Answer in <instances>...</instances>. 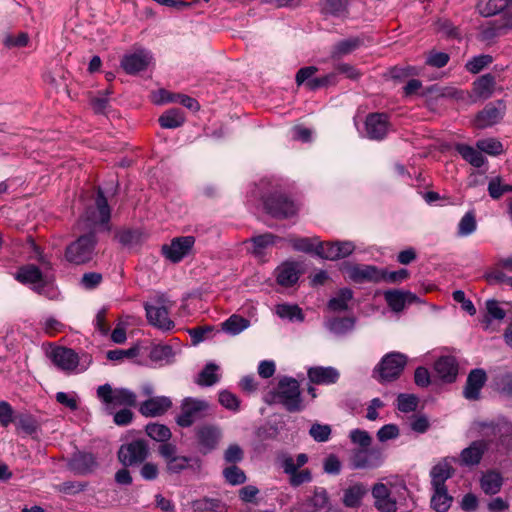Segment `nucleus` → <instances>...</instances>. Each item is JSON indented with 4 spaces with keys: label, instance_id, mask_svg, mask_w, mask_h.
<instances>
[{
    "label": "nucleus",
    "instance_id": "a19ab883",
    "mask_svg": "<svg viewBox=\"0 0 512 512\" xmlns=\"http://www.w3.org/2000/svg\"><path fill=\"white\" fill-rule=\"evenodd\" d=\"M16 279L24 284H36L42 281L43 276L37 266L29 264L19 268L16 274Z\"/></svg>",
    "mask_w": 512,
    "mask_h": 512
},
{
    "label": "nucleus",
    "instance_id": "412c9836",
    "mask_svg": "<svg viewBox=\"0 0 512 512\" xmlns=\"http://www.w3.org/2000/svg\"><path fill=\"white\" fill-rule=\"evenodd\" d=\"M508 423L504 419L497 421H475L472 429L481 437L492 440L497 436H503L508 431Z\"/></svg>",
    "mask_w": 512,
    "mask_h": 512
},
{
    "label": "nucleus",
    "instance_id": "58836bf2",
    "mask_svg": "<svg viewBox=\"0 0 512 512\" xmlns=\"http://www.w3.org/2000/svg\"><path fill=\"white\" fill-rule=\"evenodd\" d=\"M434 493L431 498V507L436 512H446L452 503L453 498L448 494L447 487L439 489L433 487Z\"/></svg>",
    "mask_w": 512,
    "mask_h": 512
},
{
    "label": "nucleus",
    "instance_id": "a211bd4d",
    "mask_svg": "<svg viewBox=\"0 0 512 512\" xmlns=\"http://www.w3.org/2000/svg\"><path fill=\"white\" fill-rule=\"evenodd\" d=\"M486 381L487 375L483 369L476 368L471 370L463 389L464 397L468 400H478L480 398V391Z\"/></svg>",
    "mask_w": 512,
    "mask_h": 512
},
{
    "label": "nucleus",
    "instance_id": "ea45409f",
    "mask_svg": "<svg viewBox=\"0 0 512 512\" xmlns=\"http://www.w3.org/2000/svg\"><path fill=\"white\" fill-rule=\"evenodd\" d=\"M219 367L215 363H208L198 374L196 383L202 387L213 386L220 380V375L217 373Z\"/></svg>",
    "mask_w": 512,
    "mask_h": 512
},
{
    "label": "nucleus",
    "instance_id": "423d86ee",
    "mask_svg": "<svg viewBox=\"0 0 512 512\" xmlns=\"http://www.w3.org/2000/svg\"><path fill=\"white\" fill-rule=\"evenodd\" d=\"M408 358L400 352L385 354L373 370V377L380 383L397 380L407 365Z\"/></svg>",
    "mask_w": 512,
    "mask_h": 512
},
{
    "label": "nucleus",
    "instance_id": "603ef678",
    "mask_svg": "<svg viewBox=\"0 0 512 512\" xmlns=\"http://www.w3.org/2000/svg\"><path fill=\"white\" fill-rule=\"evenodd\" d=\"M419 399L414 394L400 393L397 396V409L403 413L414 412L418 407Z\"/></svg>",
    "mask_w": 512,
    "mask_h": 512
},
{
    "label": "nucleus",
    "instance_id": "9b49d317",
    "mask_svg": "<svg viewBox=\"0 0 512 512\" xmlns=\"http://www.w3.org/2000/svg\"><path fill=\"white\" fill-rule=\"evenodd\" d=\"M195 244L193 236H181L172 239L170 244L162 246L161 251L166 259L172 263L180 262L192 250Z\"/></svg>",
    "mask_w": 512,
    "mask_h": 512
},
{
    "label": "nucleus",
    "instance_id": "1a4fd4ad",
    "mask_svg": "<svg viewBox=\"0 0 512 512\" xmlns=\"http://www.w3.org/2000/svg\"><path fill=\"white\" fill-rule=\"evenodd\" d=\"M149 455V445L144 439H134L124 443L117 452L119 462L125 467L140 465Z\"/></svg>",
    "mask_w": 512,
    "mask_h": 512
},
{
    "label": "nucleus",
    "instance_id": "e2e57ef3",
    "mask_svg": "<svg viewBox=\"0 0 512 512\" xmlns=\"http://www.w3.org/2000/svg\"><path fill=\"white\" fill-rule=\"evenodd\" d=\"M336 250V242L319 243L315 248V253L317 256L327 260H337L339 259V254H337Z\"/></svg>",
    "mask_w": 512,
    "mask_h": 512
},
{
    "label": "nucleus",
    "instance_id": "7ed1b4c3",
    "mask_svg": "<svg viewBox=\"0 0 512 512\" xmlns=\"http://www.w3.org/2000/svg\"><path fill=\"white\" fill-rule=\"evenodd\" d=\"M52 363L65 373L75 372L79 366V372L85 371L92 362V358L88 354L80 357L73 349L64 346L53 347L47 354Z\"/></svg>",
    "mask_w": 512,
    "mask_h": 512
},
{
    "label": "nucleus",
    "instance_id": "4be33fe9",
    "mask_svg": "<svg viewBox=\"0 0 512 512\" xmlns=\"http://www.w3.org/2000/svg\"><path fill=\"white\" fill-rule=\"evenodd\" d=\"M144 308L147 320L152 326L164 331L171 330L174 327V322L169 318V310L149 303H145Z\"/></svg>",
    "mask_w": 512,
    "mask_h": 512
},
{
    "label": "nucleus",
    "instance_id": "39448f33",
    "mask_svg": "<svg viewBox=\"0 0 512 512\" xmlns=\"http://www.w3.org/2000/svg\"><path fill=\"white\" fill-rule=\"evenodd\" d=\"M96 395L110 414L116 407H135L137 404L135 392L123 387L113 388L108 383L98 386Z\"/></svg>",
    "mask_w": 512,
    "mask_h": 512
},
{
    "label": "nucleus",
    "instance_id": "e433bc0d",
    "mask_svg": "<svg viewBox=\"0 0 512 512\" xmlns=\"http://www.w3.org/2000/svg\"><path fill=\"white\" fill-rule=\"evenodd\" d=\"M503 479L498 472L488 471L481 477V489L489 495L498 493L501 489Z\"/></svg>",
    "mask_w": 512,
    "mask_h": 512
},
{
    "label": "nucleus",
    "instance_id": "0e129e2a",
    "mask_svg": "<svg viewBox=\"0 0 512 512\" xmlns=\"http://www.w3.org/2000/svg\"><path fill=\"white\" fill-rule=\"evenodd\" d=\"M244 458V451L238 444H230L224 451V460L226 463L235 465Z\"/></svg>",
    "mask_w": 512,
    "mask_h": 512
},
{
    "label": "nucleus",
    "instance_id": "680f3d73",
    "mask_svg": "<svg viewBox=\"0 0 512 512\" xmlns=\"http://www.w3.org/2000/svg\"><path fill=\"white\" fill-rule=\"evenodd\" d=\"M318 72V68L316 66H306L300 68L295 75V82L297 86L305 85L308 89V83L315 78V74Z\"/></svg>",
    "mask_w": 512,
    "mask_h": 512
},
{
    "label": "nucleus",
    "instance_id": "a878e982",
    "mask_svg": "<svg viewBox=\"0 0 512 512\" xmlns=\"http://www.w3.org/2000/svg\"><path fill=\"white\" fill-rule=\"evenodd\" d=\"M454 468L448 458H444L431 469V485L442 489L446 487L445 482L454 475Z\"/></svg>",
    "mask_w": 512,
    "mask_h": 512
},
{
    "label": "nucleus",
    "instance_id": "338daca9",
    "mask_svg": "<svg viewBox=\"0 0 512 512\" xmlns=\"http://www.w3.org/2000/svg\"><path fill=\"white\" fill-rule=\"evenodd\" d=\"M219 402L223 407L233 411H237L240 404L238 397L227 390L219 393Z\"/></svg>",
    "mask_w": 512,
    "mask_h": 512
},
{
    "label": "nucleus",
    "instance_id": "6e6552de",
    "mask_svg": "<svg viewBox=\"0 0 512 512\" xmlns=\"http://www.w3.org/2000/svg\"><path fill=\"white\" fill-rule=\"evenodd\" d=\"M209 409L210 405L207 401L186 397L181 402L176 423L182 428H188L195 422L204 419L208 415Z\"/></svg>",
    "mask_w": 512,
    "mask_h": 512
},
{
    "label": "nucleus",
    "instance_id": "bf43d9fd",
    "mask_svg": "<svg viewBox=\"0 0 512 512\" xmlns=\"http://www.w3.org/2000/svg\"><path fill=\"white\" fill-rule=\"evenodd\" d=\"M331 427L327 424H320V423H314L310 427L309 435L316 441V442H326L329 440L331 436Z\"/></svg>",
    "mask_w": 512,
    "mask_h": 512
},
{
    "label": "nucleus",
    "instance_id": "09e8293b",
    "mask_svg": "<svg viewBox=\"0 0 512 512\" xmlns=\"http://www.w3.org/2000/svg\"><path fill=\"white\" fill-rule=\"evenodd\" d=\"M502 35H504L503 28H501L499 21L495 20L480 30L479 39L482 42L492 43L497 37Z\"/></svg>",
    "mask_w": 512,
    "mask_h": 512
},
{
    "label": "nucleus",
    "instance_id": "052dcab7",
    "mask_svg": "<svg viewBox=\"0 0 512 512\" xmlns=\"http://www.w3.org/2000/svg\"><path fill=\"white\" fill-rule=\"evenodd\" d=\"M347 9L346 0H324L322 4V11L326 14L339 16Z\"/></svg>",
    "mask_w": 512,
    "mask_h": 512
},
{
    "label": "nucleus",
    "instance_id": "4c0bfd02",
    "mask_svg": "<svg viewBox=\"0 0 512 512\" xmlns=\"http://www.w3.org/2000/svg\"><path fill=\"white\" fill-rule=\"evenodd\" d=\"M250 321L240 315L233 314L221 324V330L230 335H237L248 328Z\"/></svg>",
    "mask_w": 512,
    "mask_h": 512
},
{
    "label": "nucleus",
    "instance_id": "4468645a",
    "mask_svg": "<svg viewBox=\"0 0 512 512\" xmlns=\"http://www.w3.org/2000/svg\"><path fill=\"white\" fill-rule=\"evenodd\" d=\"M99 463L94 454L85 451H76L68 462V468L75 474L88 475L96 471Z\"/></svg>",
    "mask_w": 512,
    "mask_h": 512
},
{
    "label": "nucleus",
    "instance_id": "c756f323",
    "mask_svg": "<svg viewBox=\"0 0 512 512\" xmlns=\"http://www.w3.org/2000/svg\"><path fill=\"white\" fill-rule=\"evenodd\" d=\"M95 207L98 212V216L93 215L91 221L93 224L107 225L111 218V209L108 204L107 198L101 188H98L95 197Z\"/></svg>",
    "mask_w": 512,
    "mask_h": 512
},
{
    "label": "nucleus",
    "instance_id": "de8ad7c7",
    "mask_svg": "<svg viewBox=\"0 0 512 512\" xmlns=\"http://www.w3.org/2000/svg\"><path fill=\"white\" fill-rule=\"evenodd\" d=\"M222 474L225 481L233 486L241 485L247 480L245 472L236 465L226 467L223 469Z\"/></svg>",
    "mask_w": 512,
    "mask_h": 512
},
{
    "label": "nucleus",
    "instance_id": "2f4dec72",
    "mask_svg": "<svg viewBox=\"0 0 512 512\" xmlns=\"http://www.w3.org/2000/svg\"><path fill=\"white\" fill-rule=\"evenodd\" d=\"M455 150L465 161L476 168H480L485 163V157L482 155V151L478 148L475 149L467 144H457L455 146Z\"/></svg>",
    "mask_w": 512,
    "mask_h": 512
},
{
    "label": "nucleus",
    "instance_id": "f8f14e48",
    "mask_svg": "<svg viewBox=\"0 0 512 512\" xmlns=\"http://www.w3.org/2000/svg\"><path fill=\"white\" fill-rule=\"evenodd\" d=\"M505 110L506 106L502 100H499L496 103H489L477 113L473 124L478 129H485L493 126L503 118Z\"/></svg>",
    "mask_w": 512,
    "mask_h": 512
},
{
    "label": "nucleus",
    "instance_id": "79ce46f5",
    "mask_svg": "<svg viewBox=\"0 0 512 512\" xmlns=\"http://www.w3.org/2000/svg\"><path fill=\"white\" fill-rule=\"evenodd\" d=\"M353 298V291L350 288H342L338 291L337 295L331 298L328 302V308L335 312L346 311L348 303Z\"/></svg>",
    "mask_w": 512,
    "mask_h": 512
},
{
    "label": "nucleus",
    "instance_id": "9d476101",
    "mask_svg": "<svg viewBox=\"0 0 512 512\" xmlns=\"http://www.w3.org/2000/svg\"><path fill=\"white\" fill-rule=\"evenodd\" d=\"M159 455L166 464V470L172 474H178L187 469L191 458L177 455V447L173 443L161 444L158 448Z\"/></svg>",
    "mask_w": 512,
    "mask_h": 512
},
{
    "label": "nucleus",
    "instance_id": "ddd939ff",
    "mask_svg": "<svg viewBox=\"0 0 512 512\" xmlns=\"http://www.w3.org/2000/svg\"><path fill=\"white\" fill-rule=\"evenodd\" d=\"M391 127L389 116L385 113H370L366 116L365 132L371 140H383Z\"/></svg>",
    "mask_w": 512,
    "mask_h": 512
},
{
    "label": "nucleus",
    "instance_id": "2eb2a0df",
    "mask_svg": "<svg viewBox=\"0 0 512 512\" xmlns=\"http://www.w3.org/2000/svg\"><path fill=\"white\" fill-rule=\"evenodd\" d=\"M200 451L204 454L213 451L221 438V430L210 424L198 426L195 430Z\"/></svg>",
    "mask_w": 512,
    "mask_h": 512
},
{
    "label": "nucleus",
    "instance_id": "6ab92c4d",
    "mask_svg": "<svg viewBox=\"0 0 512 512\" xmlns=\"http://www.w3.org/2000/svg\"><path fill=\"white\" fill-rule=\"evenodd\" d=\"M383 295L388 307L395 313L402 312L407 304L418 300L415 294L404 290H387Z\"/></svg>",
    "mask_w": 512,
    "mask_h": 512
},
{
    "label": "nucleus",
    "instance_id": "72a5a7b5",
    "mask_svg": "<svg viewBox=\"0 0 512 512\" xmlns=\"http://www.w3.org/2000/svg\"><path fill=\"white\" fill-rule=\"evenodd\" d=\"M277 240H280V237L272 233H264L258 236H254L249 240L252 244L251 252L255 256L260 257L264 254L265 249L273 246Z\"/></svg>",
    "mask_w": 512,
    "mask_h": 512
},
{
    "label": "nucleus",
    "instance_id": "393cba45",
    "mask_svg": "<svg viewBox=\"0 0 512 512\" xmlns=\"http://www.w3.org/2000/svg\"><path fill=\"white\" fill-rule=\"evenodd\" d=\"M434 371L442 381L452 383L458 375V363L453 356H442L435 361Z\"/></svg>",
    "mask_w": 512,
    "mask_h": 512
},
{
    "label": "nucleus",
    "instance_id": "20e7f679",
    "mask_svg": "<svg viewBox=\"0 0 512 512\" xmlns=\"http://www.w3.org/2000/svg\"><path fill=\"white\" fill-rule=\"evenodd\" d=\"M263 206L267 214L278 220L296 217L300 209L295 200L278 190L263 197Z\"/></svg>",
    "mask_w": 512,
    "mask_h": 512
},
{
    "label": "nucleus",
    "instance_id": "0eeeda50",
    "mask_svg": "<svg viewBox=\"0 0 512 512\" xmlns=\"http://www.w3.org/2000/svg\"><path fill=\"white\" fill-rule=\"evenodd\" d=\"M97 239L94 233L81 235L65 249V258L75 265L86 264L92 260Z\"/></svg>",
    "mask_w": 512,
    "mask_h": 512
},
{
    "label": "nucleus",
    "instance_id": "69168bd1",
    "mask_svg": "<svg viewBox=\"0 0 512 512\" xmlns=\"http://www.w3.org/2000/svg\"><path fill=\"white\" fill-rule=\"evenodd\" d=\"M14 410L7 401H0V425L4 428L8 427L15 420Z\"/></svg>",
    "mask_w": 512,
    "mask_h": 512
},
{
    "label": "nucleus",
    "instance_id": "c85d7f7f",
    "mask_svg": "<svg viewBox=\"0 0 512 512\" xmlns=\"http://www.w3.org/2000/svg\"><path fill=\"white\" fill-rule=\"evenodd\" d=\"M300 271L295 262H286L277 268V282L281 286L291 287L299 279Z\"/></svg>",
    "mask_w": 512,
    "mask_h": 512
},
{
    "label": "nucleus",
    "instance_id": "bb28decb",
    "mask_svg": "<svg viewBox=\"0 0 512 512\" xmlns=\"http://www.w3.org/2000/svg\"><path fill=\"white\" fill-rule=\"evenodd\" d=\"M368 491L369 489L365 484L353 483L343 490L342 502L348 508H358Z\"/></svg>",
    "mask_w": 512,
    "mask_h": 512
},
{
    "label": "nucleus",
    "instance_id": "6e6d98bb",
    "mask_svg": "<svg viewBox=\"0 0 512 512\" xmlns=\"http://www.w3.org/2000/svg\"><path fill=\"white\" fill-rule=\"evenodd\" d=\"M477 228L475 214L472 211L467 212L458 224V235L468 236L472 234Z\"/></svg>",
    "mask_w": 512,
    "mask_h": 512
},
{
    "label": "nucleus",
    "instance_id": "473e14b6",
    "mask_svg": "<svg viewBox=\"0 0 512 512\" xmlns=\"http://www.w3.org/2000/svg\"><path fill=\"white\" fill-rule=\"evenodd\" d=\"M159 124L165 129H175L182 126L185 122L184 112L178 108H172L165 111L158 119Z\"/></svg>",
    "mask_w": 512,
    "mask_h": 512
},
{
    "label": "nucleus",
    "instance_id": "aec40b11",
    "mask_svg": "<svg viewBox=\"0 0 512 512\" xmlns=\"http://www.w3.org/2000/svg\"><path fill=\"white\" fill-rule=\"evenodd\" d=\"M172 407V401L166 396L150 397L139 406V412L145 417H157Z\"/></svg>",
    "mask_w": 512,
    "mask_h": 512
},
{
    "label": "nucleus",
    "instance_id": "b1692460",
    "mask_svg": "<svg viewBox=\"0 0 512 512\" xmlns=\"http://www.w3.org/2000/svg\"><path fill=\"white\" fill-rule=\"evenodd\" d=\"M307 376L312 384L331 385L338 381L340 374L337 369L331 366H314L308 369Z\"/></svg>",
    "mask_w": 512,
    "mask_h": 512
},
{
    "label": "nucleus",
    "instance_id": "f704fd0d",
    "mask_svg": "<svg viewBox=\"0 0 512 512\" xmlns=\"http://www.w3.org/2000/svg\"><path fill=\"white\" fill-rule=\"evenodd\" d=\"M510 0H479L477 9L484 17L496 15L510 5Z\"/></svg>",
    "mask_w": 512,
    "mask_h": 512
},
{
    "label": "nucleus",
    "instance_id": "f3484780",
    "mask_svg": "<svg viewBox=\"0 0 512 512\" xmlns=\"http://www.w3.org/2000/svg\"><path fill=\"white\" fill-rule=\"evenodd\" d=\"M349 278L355 283L381 282L382 271L373 265H352L348 268Z\"/></svg>",
    "mask_w": 512,
    "mask_h": 512
},
{
    "label": "nucleus",
    "instance_id": "13d9d810",
    "mask_svg": "<svg viewBox=\"0 0 512 512\" xmlns=\"http://www.w3.org/2000/svg\"><path fill=\"white\" fill-rule=\"evenodd\" d=\"M476 146L480 151L493 156L500 155L503 152L502 143L494 138L479 140Z\"/></svg>",
    "mask_w": 512,
    "mask_h": 512
},
{
    "label": "nucleus",
    "instance_id": "dca6fc26",
    "mask_svg": "<svg viewBox=\"0 0 512 512\" xmlns=\"http://www.w3.org/2000/svg\"><path fill=\"white\" fill-rule=\"evenodd\" d=\"M382 462V454L377 449L360 448L353 451L351 465L355 469H371Z\"/></svg>",
    "mask_w": 512,
    "mask_h": 512
},
{
    "label": "nucleus",
    "instance_id": "c03bdc74",
    "mask_svg": "<svg viewBox=\"0 0 512 512\" xmlns=\"http://www.w3.org/2000/svg\"><path fill=\"white\" fill-rule=\"evenodd\" d=\"M145 431L151 439L162 442V444L169 443L168 441L172 436L170 429L166 425L158 423L148 424Z\"/></svg>",
    "mask_w": 512,
    "mask_h": 512
},
{
    "label": "nucleus",
    "instance_id": "4d7b16f0",
    "mask_svg": "<svg viewBox=\"0 0 512 512\" xmlns=\"http://www.w3.org/2000/svg\"><path fill=\"white\" fill-rule=\"evenodd\" d=\"M30 37L27 32H19L16 36L6 34L3 39V45L7 48H22L29 44Z\"/></svg>",
    "mask_w": 512,
    "mask_h": 512
},
{
    "label": "nucleus",
    "instance_id": "cd10ccee",
    "mask_svg": "<svg viewBox=\"0 0 512 512\" xmlns=\"http://www.w3.org/2000/svg\"><path fill=\"white\" fill-rule=\"evenodd\" d=\"M488 444L485 440L473 441L469 447L462 450L460 460L463 465L474 466L480 463Z\"/></svg>",
    "mask_w": 512,
    "mask_h": 512
},
{
    "label": "nucleus",
    "instance_id": "3c124183",
    "mask_svg": "<svg viewBox=\"0 0 512 512\" xmlns=\"http://www.w3.org/2000/svg\"><path fill=\"white\" fill-rule=\"evenodd\" d=\"M493 62V57L488 54H481L471 58L466 64L465 68L472 74H477L482 71L485 67Z\"/></svg>",
    "mask_w": 512,
    "mask_h": 512
},
{
    "label": "nucleus",
    "instance_id": "864d4df0",
    "mask_svg": "<svg viewBox=\"0 0 512 512\" xmlns=\"http://www.w3.org/2000/svg\"><path fill=\"white\" fill-rule=\"evenodd\" d=\"M338 82L337 73L331 72L323 76H316L308 83V90L316 91L321 88L334 86Z\"/></svg>",
    "mask_w": 512,
    "mask_h": 512
},
{
    "label": "nucleus",
    "instance_id": "7c9ffc66",
    "mask_svg": "<svg viewBox=\"0 0 512 512\" xmlns=\"http://www.w3.org/2000/svg\"><path fill=\"white\" fill-rule=\"evenodd\" d=\"M495 77L488 73L479 77L473 83V92L477 98L486 100L490 98L495 89Z\"/></svg>",
    "mask_w": 512,
    "mask_h": 512
},
{
    "label": "nucleus",
    "instance_id": "8fccbe9b",
    "mask_svg": "<svg viewBox=\"0 0 512 512\" xmlns=\"http://www.w3.org/2000/svg\"><path fill=\"white\" fill-rule=\"evenodd\" d=\"M309 500L316 512H327L330 508L329 496L324 488H316Z\"/></svg>",
    "mask_w": 512,
    "mask_h": 512
},
{
    "label": "nucleus",
    "instance_id": "f257e3e1",
    "mask_svg": "<svg viewBox=\"0 0 512 512\" xmlns=\"http://www.w3.org/2000/svg\"><path fill=\"white\" fill-rule=\"evenodd\" d=\"M374 506L379 512H397L399 501L405 500L408 489L403 480L376 483L371 489Z\"/></svg>",
    "mask_w": 512,
    "mask_h": 512
},
{
    "label": "nucleus",
    "instance_id": "a18cd8bd",
    "mask_svg": "<svg viewBox=\"0 0 512 512\" xmlns=\"http://www.w3.org/2000/svg\"><path fill=\"white\" fill-rule=\"evenodd\" d=\"M14 424L17 429H21L28 435L35 433L38 429L37 420L29 413L16 414Z\"/></svg>",
    "mask_w": 512,
    "mask_h": 512
},
{
    "label": "nucleus",
    "instance_id": "5701e85b",
    "mask_svg": "<svg viewBox=\"0 0 512 512\" xmlns=\"http://www.w3.org/2000/svg\"><path fill=\"white\" fill-rule=\"evenodd\" d=\"M151 61V56L145 51L126 54L120 64L127 74H136L145 70Z\"/></svg>",
    "mask_w": 512,
    "mask_h": 512
},
{
    "label": "nucleus",
    "instance_id": "49530a36",
    "mask_svg": "<svg viewBox=\"0 0 512 512\" xmlns=\"http://www.w3.org/2000/svg\"><path fill=\"white\" fill-rule=\"evenodd\" d=\"M110 94H112V91L107 88L104 91H99L97 94L90 96L89 103L95 113L104 114L106 112L109 107Z\"/></svg>",
    "mask_w": 512,
    "mask_h": 512
},
{
    "label": "nucleus",
    "instance_id": "37998d69",
    "mask_svg": "<svg viewBox=\"0 0 512 512\" xmlns=\"http://www.w3.org/2000/svg\"><path fill=\"white\" fill-rule=\"evenodd\" d=\"M355 325V318L353 317H335L328 320L326 326L327 328L338 335L345 334L351 331Z\"/></svg>",
    "mask_w": 512,
    "mask_h": 512
},
{
    "label": "nucleus",
    "instance_id": "f03ea898",
    "mask_svg": "<svg viewBox=\"0 0 512 512\" xmlns=\"http://www.w3.org/2000/svg\"><path fill=\"white\" fill-rule=\"evenodd\" d=\"M271 396L274 403L281 404L290 413L301 412L305 409L300 384L293 377L281 378Z\"/></svg>",
    "mask_w": 512,
    "mask_h": 512
},
{
    "label": "nucleus",
    "instance_id": "5fc2aeb1",
    "mask_svg": "<svg viewBox=\"0 0 512 512\" xmlns=\"http://www.w3.org/2000/svg\"><path fill=\"white\" fill-rule=\"evenodd\" d=\"M276 313L281 318L303 321L302 310L297 305L280 304L276 307Z\"/></svg>",
    "mask_w": 512,
    "mask_h": 512
},
{
    "label": "nucleus",
    "instance_id": "c9c22d12",
    "mask_svg": "<svg viewBox=\"0 0 512 512\" xmlns=\"http://www.w3.org/2000/svg\"><path fill=\"white\" fill-rule=\"evenodd\" d=\"M362 41L357 37L343 39L333 46L331 51L332 59H340L341 57L352 53L360 47Z\"/></svg>",
    "mask_w": 512,
    "mask_h": 512
},
{
    "label": "nucleus",
    "instance_id": "774afa93",
    "mask_svg": "<svg viewBox=\"0 0 512 512\" xmlns=\"http://www.w3.org/2000/svg\"><path fill=\"white\" fill-rule=\"evenodd\" d=\"M102 279V274L98 272L84 273L80 280V285L86 290H92L100 285Z\"/></svg>",
    "mask_w": 512,
    "mask_h": 512
}]
</instances>
